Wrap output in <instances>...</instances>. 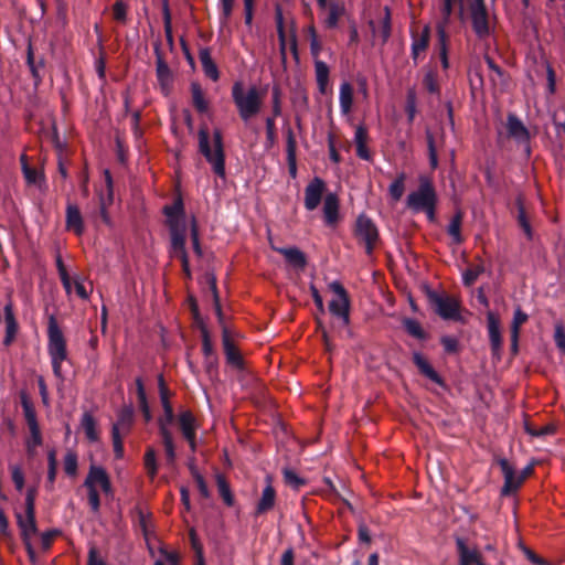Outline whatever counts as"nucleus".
<instances>
[{
  "label": "nucleus",
  "mask_w": 565,
  "mask_h": 565,
  "mask_svg": "<svg viewBox=\"0 0 565 565\" xmlns=\"http://www.w3.org/2000/svg\"><path fill=\"white\" fill-rule=\"evenodd\" d=\"M163 213L170 232V254L181 260L183 273L190 279L192 275L185 249L188 225L182 200L179 198L171 205H166Z\"/></svg>",
  "instance_id": "obj_1"
},
{
  "label": "nucleus",
  "mask_w": 565,
  "mask_h": 565,
  "mask_svg": "<svg viewBox=\"0 0 565 565\" xmlns=\"http://www.w3.org/2000/svg\"><path fill=\"white\" fill-rule=\"evenodd\" d=\"M418 181V188L406 198V206L414 213H425L430 222H435L438 196L434 182L426 175H420Z\"/></svg>",
  "instance_id": "obj_2"
},
{
  "label": "nucleus",
  "mask_w": 565,
  "mask_h": 565,
  "mask_svg": "<svg viewBox=\"0 0 565 565\" xmlns=\"http://www.w3.org/2000/svg\"><path fill=\"white\" fill-rule=\"evenodd\" d=\"M232 99L239 118L247 124L257 116L263 107L264 95L256 86L245 88L243 82H235L232 86Z\"/></svg>",
  "instance_id": "obj_3"
},
{
  "label": "nucleus",
  "mask_w": 565,
  "mask_h": 565,
  "mask_svg": "<svg viewBox=\"0 0 565 565\" xmlns=\"http://www.w3.org/2000/svg\"><path fill=\"white\" fill-rule=\"evenodd\" d=\"M198 136L200 152L212 166L214 173L221 178H225V154L221 130L215 129L213 131V149L210 145V135L206 128H200Z\"/></svg>",
  "instance_id": "obj_4"
},
{
  "label": "nucleus",
  "mask_w": 565,
  "mask_h": 565,
  "mask_svg": "<svg viewBox=\"0 0 565 565\" xmlns=\"http://www.w3.org/2000/svg\"><path fill=\"white\" fill-rule=\"evenodd\" d=\"M47 351L51 358L53 373L63 379L62 363L67 360V347L64 334L54 316H50L47 323Z\"/></svg>",
  "instance_id": "obj_5"
},
{
  "label": "nucleus",
  "mask_w": 565,
  "mask_h": 565,
  "mask_svg": "<svg viewBox=\"0 0 565 565\" xmlns=\"http://www.w3.org/2000/svg\"><path fill=\"white\" fill-rule=\"evenodd\" d=\"M329 288L335 294V298L329 303L330 312L339 318L343 326L350 323V299L347 290L339 281H332Z\"/></svg>",
  "instance_id": "obj_6"
},
{
  "label": "nucleus",
  "mask_w": 565,
  "mask_h": 565,
  "mask_svg": "<svg viewBox=\"0 0 565 565\" xmlns=\"http://www.w3.org/2000/svg\"><path fill=\"white\" fill-rule=\"evenodd\" d=\"M354 233L358 241L364 244L365 252L371 254L374 249L375 243L379 239V232L374 222L365 214L359 215L355 222Z\"/></svg>",
  "instance_id": "obj_7"
},
{
  "label": "nucleus",
  "mask_w": 565,
  "mask_h": 565,
  "mask_svg": "<svg viewBox=\"0 0 565 565\" xmlns=\"http://www.w3.org/2000/svg\"><path fill=\"white\" fill-rule=\"evenodd\" d=\"M493 465H498L503 473L504 483L501 489L502 495H510L519 490L522 486L521 478H519V473L515 472L514 466L503 457L494 455Z\"/></svg>",
  "instance_id": "obj_8"
},
{
  "label": "nucleus",
  "mask_w": 565,
  "mask_h": 565,
  "mask_svg": "<svg viewBox=\"0 0 565 565\" xmlns=\"http://www.w3.org/2000/svg\"><path fill=\"white\" fill-rule=\"evenodd\" d=\"M430 301L435 307V311L445 320H459L460 319V303L459 301L449 296H440L437 294L430 295Z\"/></svg>",
  "instance_id": "obj_9"
},
{
  "label": "nucleus",
  "mask_w": 565,
  "mask_h": 565,
  "mask_svg": "<svg viewBox=\"0 0 565 565\" xmlns=\"http://www.w3.org/2000/svg\"><path fill=\"white\" fill-rule=\"evenodd\" d=\"M17 523L21 530L22 541L25 545L28 554L31 558H33L35 556V552L31 544V536L38 532L35 514H32V518L30 519L29 514L23 516L21 513H17Z\"/></svg>",
  "instance_id": "obj_10"
},
{
  "label": "nucleus",
  "mask_w": 565,
  "mask_h": 565,
  "mask_svg": "<svg viewBox=\"0 0 565 565\" xmlns=\"http://www.w3.org/2000/svg\"><path fill=\"white\" fill-rule=\"evenodd\" d=\"M472 28L479 38L489 34L488 13L483 0H475L471 4Z\"/></svg>",
  "instance_id": "obj_11"
},
{
  "label": "nucleus",
  "mask_w": 565,
  "mask_h": 565,
  "mask_svg": "<svg viewBox=\"0 0 565 565\" xmlns=\"http://www.w3.org/2000/svg\"><path fill=\"white\" fill-rule=\"evenodd\" d=\"M4 326H6V334L2 341L4 347H10L17 339L19 332V323L14 316L13 303L9 300L4 308Z\"/></svg>",
  "instance_id": "obj_12"
},
{
  "label": "nucleus",
  "mask_w": 565,
  "mask_h": 565,
  "mask_svg": "<svg viewBox=\"0 0 565 565\" xmlns=\"http://www.w3.org/2000/svg\"><path fill=\"white\" fill-rule=\"evenodd\" d=\"M456 548L459 556V565H486L477 548H469L463 537H456Z\"/></svg>",
  "instance_id": "obj_13"
},
{
  "label": "nucleus",
  "mask_w": 565,
  "mask_h": 565,
  "mask_svg": "<svg viewBox=\"0 0 565 565\" xmlns=\"http://www.w3.org/2000/svg\"><path fill=\"white\" fill-rule=\"evenodd\" d=\"M326 184L320 178H315L305 189V207L313 211L321 202Z\"/></svg>",
  "instance_id": "obj_14"
},
{
  "label": "nucleus",
  "mask_w": 565,
  "mask_h": 565,
  "mask_svg": "<svg viewBox=\"0 0 565 565\" xmlns=\"http://www.w3.org/2000/svg\"><path fill=\"white\" fill-rule=\"evenodd\" d=\"M507 128L509 136L515 139L519 143L526 147V152H530V132L523 122L513 114L508 116Z\"/></svg>",
  "instance_id": "obj_15"
},
{
  "label": "nucleus",
  "mask_w": 565,
  "mask_h": 565,
  "mask_svg": "<svg viewBox=\"0 0 565 565\" xmlns=\"http://www.w3.org/2000/svg\"><path fill=\"white\" fill-rule=\"evenodd\" d=\"M222 342L226 362L236 370H243V358L237 348L235 347L234 342L231 340L228 330L226 328L223 329Z\"/></svg>",
  "instance_id": "obj_16"
},
{
  "label": "nucleus",
  "mask_w": 565,
  "mask_h": 565,
  "mask_svg": "<svg viewBox=\"0 0 565 565\" xmlns=\"http://www.w3.org/2000/svg\"><path fill=\"white\" fill-rule=\"evenodd\" d=\"M487 321H488V333H489L491 351H492L493 355L499 358L501 354V349H502L500 321L493 312H488Z\"/></svg>",
  "instance_id": "obj_17"
},
{
  "label": "nucleus",
  "mask_w": 565,
  "mask_h": 565,
  "mask_svg": "<svg viewBox=\"0 0 565 565\" xmlns=\"http://www.w3.org/2000/svg\"><path fill=\"white\" fill-rule=\"evenodd\" d=\"M159 397L163 408V417L159 418L158 424H171L173 420V408L170 404L171 392L168 388L163 375L158 376Z\"/></svg>",
  "instance_id": "obj_18"
},
{
  "label": "nucleus",
  "mask_w": 565,
  "mask_h": 565,
  "mask_svg": "<svg viewBox=\"0 0 565 565\" xmlns=\"http://www.w3.org/2000/svg\"><path fill=\"white\" fill-rule=\"evenodd\" d=\"M320 9L328 8V17L324 20V24L329 29H333L338 25L339 19L344 13V7L340 3L332 2L328 4V0H317Z\"/></svg>",
  "instance_id": "obj_19"
},
{
  "label": "nucleus",
  "mask_w": 565,
  "mask_h": 565,
  "mask_svg": "<svg viewBox=\"0 0 565 565\" xmlns=\"http://www.w3.org/2000/svg\"><path fill=\"white\" fill-rule=\"evenodd\" d=\"M367 141H369V134L367 129L360 125L355 129L354 134V143L356 148V156L360 159L370 161L372 159V154L367 148Z\"/></svg>",
  "instance_id": "obj_20"
},
{
  "label": "nucleus",
  "mask_w": 565,
  "mask_h": 565,
  "mask_svg": "<svg viewBox=\"0 0 565 565\" xmlns=\"http://www.w3.org/2000/svg\"><path fill=\"white\" fill-rule=\"evenodd\" d=\"M66 227L73 231L77 236L84 233V223L81 211L75 204H67L66 207Z\"/></svg>",
  "instance_id": "obj_21"
},
{
  "label": "nucleus",
  "mask_w": 565,
  "mask_h": 565,
  "mask_svg": "<svg viewBox=\"0 0 565 565\" xmlns=\"http://www.w3.org/2000/svg\"><path fill=\"white\" fill-rule=\"evenodd\" d=\"M430 40V28L426 25L418 35L413 36L412 57L417 64L419 56L426 52Z\"/></svg>",
  "instance_id": "obj_22"
},
{
  "label": "nucleus",
  "mask_w": 565,
  "mask_h": 565,
  "mask_svg": "<svg viewBox=\"0 0 565 565\" xmlns=\"http://www.w3.org/2000/svg\"><path fill=\"white\" fill-rule=\"evenodd\" d=\"M276 503V491L274 487L268 483L262 492V497L259 501L257 502L256 509H255V515H262L270 511Z\"/></svg>",
  "instance_id": "obj_23"
},
{
  "label": "nucleus",
  "mask_w": 565,
  "mask_h": 565,
  "mask_svg": "<svg viewBox=\"0 0 565 565\" xmlns=\"http://www.w3.org/2000/svg\"><path fill=\"white\" fill-rule=\"evenodd\" d=\"M281 254L287 263L295 268L303 269L307 265L306 255L298 247H281L275 248Z\"/></svg>",
  "instance_id": "obj_24"
},
{
  "label": "nucleus",
  "mask_w": 565,
  "mask_h": 565,
  "mask_svg": "<svg viewBox=\"0 0 565 565\" xmlns=\"http://www.w3.org/2000/svg\"><path fill=\"white\" fill-rule=\"evenodd\" d=\"M136 384V394H137V404L139 409L142 413L143 420L149 423L152 419L150 406L148 403L143 381L141 377H137L135 381Z\"/></svg>",
  "instance_id": "obj_25"
},
{
  "label": "nucleus",
  "mask_w": 565,
  "mask_h": 565,
  "mask_svg": "<svg viewBox=\"0 0 565 565\" xmlns=\"http://www.w3.org/2000/svg\"><path fill=\"white\" fill-rule=\"evenodd\" d=\"M323 215L326 223L334 224L339 216V199L334 193H329L323 202Z\"/></svg>",
  "instance_id": "obj_26"
},
{
  "label": "nucleus",
  "mask_w": 565,
  "mask_h": 565,
  "mask_svg": "<svg viewBox=\"0 0 565 565\" xmlns=\"http://www.w3.org/2000/svg\"><path fill=\"white\" fill-rule=\"evenodd\" d=\"M199 60L201 62L204 74L212 81L216 82L220 77V73L207 47L200 50Z\"/></svg>",
  "instance_id": "obj_27"
},
{
  "label": "nucleus",
  "mask_w": 565,
  "mask_h": 565,
  "mask_svg": "<svg viewBox=\"0 0 565 565\" xmlns=\"http://www.w3.org/2000/svg\"><path fill=\"white\" fill-rule=\"evenodd\" d=\"M413 361L415 365L419 369L420 373L428 377L430 381L437 384L443 383L438 373L434 370V367L428 363V361L423 356L422 353L414 352Z\"/></svg>",
  "instance_id": "obj_28"
},
{
  "label": "nucleus",
  "mask_w": 565,
  "mask_h": 565,
  "mask_svg": "<svg viewBox=\"0 0 565 565\" xmlns=\"http://www.w3.org/2000/svg\"><path fill=\"white\" fill-rule=\"evenodd\" d=\"M156 64L158 82L164 94H168L172 84V74L170 68L160 55H158Z\"/></svg>",
  "instance_id": "obj_29"
},
{
  "label": "nucleus",
  "mask_w": 565,
  "mask_h": 565,
  "mask_svg": "<svg viewBox=\"0 0 565 565\" xmlns=\"http://www.w3.org/2000/svg\"><path fill=\"white\" fill-rule=\"evenodd\" d=\"M22 172L28 184H34L41 186L44 182V175L42 172L28 164L26 156L22 154L20 158Z\"/></svg>",
  "instance_id": "obj_30"
},
{
  "label": "nucleus",
  "mask_w": 565,
  "mask_h": 565,
  "mask_svg": "<svg viewBox=\"0 0 565 565\" xmlns=\"http://www.w3.org/2000/svg\"><path fill=\"white\" fill-rule=\"evenodd\" d=\"M286 137H287V147H286L287 161H288V164H289L290 173L295 177L296 175V171H297V167H296V148H297V142H296V138H295V135H294V131H292L291 128L287 129Z\"/></svg>",
  "instance_id": "obj_31"
},
{
  "label": "nucleus",
  "mask_w": 565,
  "mask_h": 565,
  "mask_svg": "<svg viewBox=\"0 0 565 565\" xmlns=\"http://www.w3.org/2000/svg\"><path fill=\"white\" fill-rule=\"evenodd\" d=\"M340 108L343 115H348L351 111L353 104V88L350 83L344 82L340 86Z\"/></svg>",
  "instance_id": "obj_32"
},
{
  "label": "nucleus",
  "mask_w": 565,
  "mask_h": 565,
  "mask_svg": "<svg viewBox=\"0 0 565 565\" xmlns=\"http://www.w3.org/2000/svg\"><path fill=\"white\" fill-rule=\"evenodd\" d=\"M215 479H216V486L218 489V493H220L221 498L223 499L224 503L227 507H233L235 499H234L231 487H230L225 476L217 472L215 476Z\"/></svg>",
  "instance_id": "obj_33"
},
{
  "label": "nucleus",
  "mask_w": 565,
  "mask_h": 565,
  "mask_svg": "<svg viewBox=\"0 0 565 565\" xmlns=\"http://www.w3.org/2000/svg\"><path fill=\"white\" fill-rule=\"evenodd\" d=\"M191 94H192V104L195 107V109L201 114L206 113L209 109V103L205 99L204 93L199 83L193 82L191 84Z\"/></svg>",
  "instance_id": "obj_34"
},
{
  "label": "nucleus",
  "mask_w": 565,
  "mask_h": 565,
  "mask_svg": "<svg viewBox=\"0 0 565 565\" xmlns=\"http://www.w3.org/2000/svg\"><path fill=\"white\" fill-rule=\"evenodd\" d=\"M439 57L444 70L449 67L447 33L443 24L437 26Z\"/></svg>",
  "instance_id": "obj_35"
},
{
  "label": "nucleus",
  "mask_w": 565,
  "mask_h": 565,
  "mask_svg": "<svg viewBox=\"0 0 565 565\" xmlns=\"http://www.w3.org/2000/svg\"><path fill=\"white\" fill-rule=\"evenodd\" d=\"M426 139L428 147L429 166L433 170H435L438 167V149L441 146V139L437 140L429 130L426 131Z\"/></svg>",
  "instance_id": "obj_36"
},
{
  "label": "nucleus",
  "mask_w": 565,
  "mask_h": 565,
  "mask_svg": "<svg viewBox=\"0 0 565 565\" xmlns=\"http://www.w3.org/2000/svg\"><path fill=\"white\" fill-rule=\"evenodd\" d=\"M107 476L108 475L103 467L90 466L88 475L84 481V487L97 489L96 484L102 483L103 480L106 479Z\"/></svg>",
  "instance_id": "obj_37"
},
{
  "label": "nucleus",
  "mask_w": 565,
  "mask_h": 565,
  "mask_svg": "<svg viewBox=\"0 0 565 565\" xmlns=\"http://www.w3.org/2000/svg\"><path fill=\"white\" fill-rule=\"evenodd\" d=\"M461 223H462V213L458 211L452 218L450 220L448 226H447V233L451 236L452 242L455 244H461L462 243V236H461Z\"/></svg>",
  "instance_id": "obj_38"
},
{
  "label": "nucleus",
  "mask_w": 565,
  "mask_h": 565,
  "mask_svg": "<svg viewBox=\"0 0 565 565\" xmlns=\"http://www.w3.org/2000/svg\"><path fill=\"white\" fill-rule=\"evenodd\" d=\"M486 270L484 265L481 260L477 264L470 265L462 274V281L465 286H472L481 274Z\"/></svg>",
  "instance_id": "obj_39"
},
{
  "label": "nucleus",
  "mask_w": 565,
  "mask_h": 565,
  "mask_svg": "<svg viewBox=\"0 0 565 565\" xmlns=\"http://www.w3.org/2000/svg\"><path fill=\"white\" fill-rule=\"evenodd\" d=\"M160 436L164 446L167 461L168 463H173L175 460L174 444L167 426H160Z\"/></svg>",
  "instance_id": "obj_40"
},
{
  "label": "nucleus",
  "mask_w": 565,
  "mask_h": 565,
  "mask_svg": "<svg viewBox=\"0 0 565 565\" xmlns=\"http://www.w3.org/2000/svg\"><path fill=\"white\" fill-rule=\"evenodd\" d=\"M20 401L26 424H38L33 403L25 391L20 392Z\"/></svg>",
  "instance_id": "obj_41"
},
{
  "label": "nucleus",
  "mask_w": 565,
  "mask_h": 565,
  "mask_svg": "<svg viewBox=\"0 0 565 565\" xmlns=\"http://www.w3.org/2000/svg\"><path fill=\"white\" fill-rule=\"evenodd\" d=\"M405 180L406 174L401 172L388 186L390 196L394 202H398L402 199L405 191Z\"/></svg>",
  "instance_id": "obj_42"
},
{
  "label": "nucleus",
  "mask_w": 565,
  "mask_h": 565,
  "mask_svg": "<svg viewBox=\"0 0 565 565\" xmlns=\"http://www.w3.org/2000/svg\"><path fill=\"white\" fill-rule=\"evenodd\" d=\"M484 60H486V63H487L489 70L492 73L490 75L491 82L494 85H505L507 76H505L504 71L499 65H497L490 56L486 55Z\"/></svg>",
  "instance_id": "obj_43"
},
{
  "label": "nucleus",
  "mask_w": 565,
  "mask_h": 565,
  "mask_svg": "<svg viewBox=\"0 0 565 565\" xmlns=\"http://www.w3.org/2000/svg\"><path fill=\"white\" fill-rule=\"evenodd\" d=\"M147 475L153 479L158 473L157 454L152 447H148L143 458Z\"/></svg>",
  "instance_id": "obj_44"
},
{
  "label": "nucleus",
  "mask_w": 565,
  "mask_h": 565,
  "mask_svg": "<svg viewBox=\"0 0 565 565\" xmlns=\"http://www.w3.org/2000/svg\"><path fill=\"white\" fill-rule=\"evenodd\" d=\"M42 444V435L40 430V426H30V436L26 440V451L30 457H33L35 454V448L41 446Z\"/></svg>",
  "instance_id": "obj_45"
},
{
  "label": "nucleus",
  "mask_w": 565,
  "mask_h": 565,
  "mask_svg": "<svg viewBox=\"0 0 565 565\" xmlns=\"http://www.w3.org/2000/svg\"><path fill=\"white\" fill-rule=\"evenodd\" d=\"M47 480H46V489L52 491L54 488V482L57 473V461L55 457V451L51 450L47 455Z\"/></svg>",
  "instance_id": "obj_46"
},
{
  "label": "nucleus",
  "mask_w": 565,
  "mask_h": 565,
  "mask_svg": "<svg viewBox=\"0 0 565 565\" xmlns=\"http://www.w3.org/2000/svg\"><path fill=\"white\" fill-rule=\"evenodd\" d=\"M202 351L207 360L209 366H212L216 361V356L213 351L210 333L205 328L202 329Z\"/></svg>",
  "instance_id": "obj_47"
},
{
  "label": "nucleus",
  "mask_w": 565,
  "mask_h": 565,
  "mask_svg": "<svg viewBox=\"0 0 565 565\" xmlns=\"http://www.w3.org/2000/svg\"><path fill=\"white\" fill-rule=\"evenodd\" d=\"M316 75H317V83H318L319 89L321 93H324L326 86L329 81V67L324 62H322V61L316 62Z\"/></svg>",
  "instance_id": "obj_48"
},
{
  "label": "nucleus",
  "mask_w": 565,
  "mask_h": 565,
  "mask_svg": "<svg viewBox=\"0 0 565 565\" xmlns=\"http://www.w3.org/2000/svg\"><path fill=\"white\" fill-rule=\"evenodd\" d=\"M282 476L285 483L295 490H299L306 484V480L299 477L292 469L285 468Z\"/></svg>",
  "instance_id": "obj_49"
},
{
  "label": "nucleus",
  "mask_w": 565,
  "mask_h": 565,
  "mask_svg": "<svg viewBox=\"0 0 565 565\" xmlns=\"http://www.w3.org/2000/svg\"><path fill=\"white\" fill-rule=\"evenodd\" d=\"M403 324L407 333L411 334L412 337L420 340L426 338V333L418 321L411 318H406L404 319Z\"/></svg>",
  "instance_id": "obj_50"
},
{
  "label": "nucleus",
  "mask_w": 565,
  "mask_h": 565,
  "mask_svg": "<svg viewBox=\"0 0 565 565\" xmlns=\"http://www.w3.org/2000/svg\"><path fill=\"white\" fill-rule=\"evenodd\" d=\"M391 10L388 7L384 8V17L381 22V29L379 35L381 36L382 43H386L391 36Z\"/></svg>",
  "instance_id": "obj_51"
},
{
  "label": "nucleus",
  "mask_w": 565,
  "mask_h": 565,
  "mask_svg": "<svg viewBox=\"0 0 565 565\" xmlns=\"http://www.w3.org/2000/svg\"><path fill=\"white\" fill-rule=\"evenodd\" d=\"M191 241L194 253L198 257H202L203 250L200 244L199 228L194 216L191 217Z\"/></svg>",
  "instance_id": "obj_52"
},
{
  "label": "nucleus",
  "mask_w": 565,
  "mask_h": 565,
  "mask_svg": "<svg viewBox=\"0 0 565 565\" xmlns=\"http://www.w3.org/2000/svg\"><path fill=\"white\" fill-rule=\"evenodd\" d=\"M557 426H524L525 431L533 437H542L556 433Z\"/></svg>",
  "instance_id": "obj_53"
},
{
  "label": "nucleus",
  "mask_w": 565,
  "mask_h": 565,
  "mask_svg": "<svg viewBox=\"0 0 565 565\" xmlns=\"http://www.w3.org/2000/svg\"><path fill=\"white\" fill-rule=\"evenodd\" d=\"M111 427H113L111 436H113L114 451H115L116 458H121L124 455V445H122L121 437H120V427L121 426H111ZM122 427L125 428L126 426H122Z\"/></svg>",
  "instance_id": "obj_54"
},
{
  "label": "nucleus",
  "mask_w": 565,
  "mask_h": 565,
  "mask_svg": "<svg viewBox=\"0 0 565 565\" xmlns=\"http://www.w3.org/2000/svg\"><path fill=\"white\" fill-rule=\"evenodd\" d=\"M64 471L71 477L77 473V456L74 452H67L64 457Z\"/></svg>",
  "instance_id": "obj_55"
},
{
  "label": "nucleus",
  "mask_w": 565,
  "mask_h": 565,
  "mask_svg": "<svg viewBox=\"0 0 565 565\" xmlns=\"http://www.w3.org/2000/svg\"><path fill=\"white\" fill-rule=\"evenodd\" d=\"M127 9H128V6L124 1H121V0L116 1L113 6L114 19L120 23H126Z\"/></svg>",
  "instance_id": "obj_56"
},
{
  "label": "nucleus",
  "mask_w": 565,
  "mask_h": 565,
  "mask_svg": "<svg viewBox=\"0 0 565 565\" xmlns=\"http://www.w3.org/2000/svg\"><path fill=\"white\" fill-rule=\"evenodd\" d=\"M423 84L429 93H431V94L439 93L437 75L435 72L428 71L424 76Z\"/></svg>",
  "instance_id": "obj_57"
},
{
  "label": "nucleus",
  "mask_w": 565,
  "mask_h": 565,
  "mask_svg": "<svg viewBox=\"0 0 565 565\" xmlns=\"http://www.w3.org/2000/svg\"><path fill=\"white\" fill-rule=\"evenodd\" d=\"M11 478L18 491L24 487V475L19 466H10Z\"/></svg>",
  "instance_id": "obj_58"
},
{
  "label": "nucleus",
  "mask_w": 565,
  "mask_h": 565,
  "mask_svg": "<svg viewBox=\"0 0 565 565\" xmlns=\"http://www.w3.org/2000/svg\"><path fill=\"white\" fill-rule=\"evenodd\" d=\"M554 341L556 347L565 354V328L562 323L555 326Z\"/></svg>",
  "instance_id": "obj_59"
},
{
  "label": "nucleus",
  "mask_w": 565,
  "mask_h": 565,
  "mask_svg": "<svg viewBox=\"0 0 565 565\" xmlns=\"http://www.w3.org/2000/svg\"><path fill=\"white\" fill-rule=\"evenodd\" d=\"M527 315L521 310V308H516L514 311L511 331L520 332V327L526 322Z\"/></svg>",
  "instance_id": "obj_60"
},
{
  "label": "nucleus",
  "mask_w": 565,
  "mask_h": 565,
  "mask_svg": "<svg viewBox=\"0 0 565 565\" xmlns=\"http://www.w3.org/2000/svg\"><path fill=\"white\" fill-rule=\"evenodd\" d=\"M218 1H220L221 13H222L221 19H222L223 23H226L232 15L233 8H234V0H218Z\"/></svg>",
  "instance_id": "obj_61"
},
{
  "label": "nucleus",
  "mask_w": 565,
  "mask_h": 565,
  "mask_svg": "<svg viewBox=\"0 0 565 565\" xmlns=\"http://www.w3.org/2000/svg\"><path fill=\"white\" fill-rule=\"evenodd\" d=\"M88 504L94 513H97L100 508V498L97 489L87 488Z\"/></svg>",
  "instance_id": "obj_62"
},
{
  "label": "nucleus",
  "mask_w": 565,
  "mask_h": 565,
  "mask_svg": "<svg viewBox=\"0 0 565 565\" xmlns=\"http://www.w3.org/2000/svg\"><path fill=\"white\" fill-rule=\"evenodd\" d=\"M275 118L276 117L266 118V137L269 146H273L276 142Z\"/></svg>",
  "instance_id": "obj_63"
},
{
  "label": "nucleus",
  "mask_w": 565,
  "mask_h": 565,
  "mask_svg": "<svg viewBox=\"0 0 565 565\" xmlns=\"http://www.w3.org/2000/svg\"><path fill=\"white\" fill-rule=\"evenodd\" d=\"M416 110V93L414 89H409L407 92V105H406V111L408 114L409 120L414 119Z\"/></svg>",
  "instance_id": "obj_64"
}]
</instances>
